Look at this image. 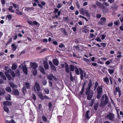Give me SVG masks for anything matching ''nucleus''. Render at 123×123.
Returning a JSON list of instances; mask_svg holds the SVG:
<instances>
[{
	"mask_svg": "<svg viewBox=\"0 0 123 123\" xmlns=\"http://www.w3.org/2000/svg\"><path fill=\"white\" fill-rule=\"evenodd\" d=\"M30 66L31 68L34 69H36L38 67L37 64L36 62H31L30 63Z\"/></svg>",
	"mask_w": 123,
	"mask_h": 123,
	"instance_id": "obj_6",
	"label": "nucleus"
},
{
	"mask_svg": "<svg viewBox=\"0 0 123 123\" xmlns=\"http://www.w3.org/2000/svg\"><path fill=\"white\" fill-rule=\"evenodd\" d=\"M95 40L98 42H101V41L100 38L98 37H97L95 39Z\"/></svg>",
	"mask_w": 123,
	"mask_h": 123,
	"instance_id": "obj_55",
	"label": "nucleus"
},
{
	"mask_svg": "<svg viewBox=\"0 0 123 123\" xmlns=\"http://www.w3.org/2000/svg\"><path fill=\"white\" fill-rule=\"evenodd\" d=\"M33 74L34 75H36L37 74V70H36L34 69L33 71Z\"/></svg>",
	"mask_w": 123,
	"mask_h": 123,
	"instance_id": "obj_48",
	"label": "nucleus"
},
{
	"mask_svg": "<svg viewBox=\"0 0 123 123\" xmlns=\"http://www.w3.org/2000/svg\"><path fill=\"white\" fill-rule=\"evenodd\" d=\"M5 74L9 80H12V77L9 74H8L6 72H5Z\"/></svg>",
	"mask_w": 123,
	"mask_h": 123,
	"instance_id": "obj_22",
	"label": "nucleus"
},
{
	"mask_svg": "<svg viewBox=\"0 0 123 123\" xmlns=\"http://www.w3.org/2000/svg\"><path fill=\"white\" fill-rule=\"evenodd\" d=\"M0 76L1 78L4 80H6L7 79L4 74L2 72H0Z\"/></svg>",
	"mask_w": 123,
	"mask_h": 123,
	"instance_id": "obj_13",
	"label": "nucleus"
},
{
	"mask_svg": "<svg viewBox=\"0 0 123 123\" xmlns=\"http://www.w3.org/2000/svg\"><path fill=\"white\" fill-rule=\"evenodd\" d=\"M90 112V111H89L88 110L87 111L86 113V118L87 119H89L90 118L88 116V113Z\"/></svg>",
	"mask_w": 123,
	"mask_h": 123,
	"instance_id": "obj_34",
	"label": "nucleus"
},
{
	"mask_svg": "<svg viewBox=\"0 0 123 123\" xmlns=\"http://www.w3.org/2000/svg\"><path fill=\"white\" fill-rule=\"evenodd\" d=\"M109 79L110 81V83L111 85H112L113 83L112 81L113 80V78L112 77H110L109 78Z\"/></svg>",
	"mask_w": 123,
	"mask_h": 123,
	"instance_id": "obj_47",
	"label": "nucleus"
},
{
	"mask_svg": "<svg viewBox=\"0 0 123 123\" xmlns=\"http://www.w3.org/2000/svg\"><path fill=\"white\" fill-rule=\"evenodd\" d=\"M42 82L43 84L45 86L46 85L47 83V81L46 80H43Z\"/></svg>",
	"mask_w": 123,
	"mask_h": 123,
	"instance_id": "obj_53",
	"label": "nucleus"
},
{
	"mask_svg": "<svg viewBox=\"0 0 123 123\" xmlns=\"http://www.w3.org/2000/svg\"><path fill=\"white\" fill-rule=\"evenodd\" d=\"M80 12L82 15H84L83 14L84 13L85 11L83 8H81L80 10Z\"/></svg>",
	"mask_w": 123,
	"mask_h": 123,
	"instance_id": "obj_38",
	"label": "nucleus"
},
{
	"mask_svg": "<svg viewBox=\"0 0 123 123\" xmlns=\"http://www.w3.org/2000/svg\"><path fill=\"white\" fill-rule=\"evenodd\" d=\"M106 117L109 121H113L115 119V115L112 113L109 112L106 115Z\"/></svg>",
	"mask_w": 123,
	"mask_h": 123,
	"instance_id": "obj_2",
	"label": "nucleus"
},
{
	"mask_svg": "<svg viewBox=\"0 0 123 123\" xmlns=\"http://www.w3.org/2000/svg\"><path fill=\"white\" fill-rule=\"evenodd\" d=\"M38 95L40 98L42 100H44L43 96V94L40 92H38L37 93Z\"/></svg>",
	"mask_w": 123,
	"mask_h": 123,
	"instance_id": "obj_21",
	"label": "nucleus"
},
{
	"mask_svg": "<svg viewBox=\"0 0 123 123\" xmlns=\"http://www.w3.org/2000/svg\"><path fill=\"white\" fill-rule=\"evenodd\" d=\"M92 85L91 80L90 79L89 81L88 84V87L86 88V90L88 91H90V90Z\"/></svg>",
	"mask_w": 123,
	"mask_h": 123,
	"instance_id": "obj_11",
	"label": "nucleus"
},
{
	"mask_svg": "<svg viewBox=\"0 0 123 123\" xmlns=\"http://www.w3.org/2000/svg\"><path fill=\"white\" fill-rule=\"evenodd\" d=\"M12 38H11L9 39L8 40V41L7 43L6 44V45H8V44H9L10 43H11L12 42Z\"/></svg>",
	"mask_w": 123,
	"mask_h": 123,
	"instance_id": "obj_51",
	"label": "nucleus"
},
{
	"mask_svg": "<svg viewBox=\"0 0 123 123\" xmlns=\"http://www.w3.org/2000/svg\"><path fill=\"white\" fill-rule=\"evenodd\" d=\"M79 70H80V78L81 80H82L83 79L84 76L83 71L81 68H79Z\"/></svg>",
	"mask_w": 123,
	"mask_h": 123,
	"instance_id": "obj_20",
	"label": "nucleus"
},
{
	"mask_svg": "<svg viewBox=\"0 0 123 123\" xmlns=\"http://www.w3.org/2000/svg\"><path fill=\"white\" fill-rule=\"evenodd\" d=\"M13 7L12 6H10L9 8L8 9V10H9L11 12H14V11L12 10Z\"/></svg>",
	"mask_w": 123,
	"mask_h": 123,
	"instance_id": "obj_33",
	"label": "nucleus"
},
{
	"mask_svg": "<svg viewBox=\"0 0 123 123\" xmlns=\"http://www.w3.org/2000/svg\"><path fill=\"white\" fill-rule=\"evenodd\" d=\"M102 101H101L100 104L101 107H104L109 102V98L107 95L105 94L103 95L102 97Z\"/></svg>",
	"mask_w": 123,
	"mask_h": 123,
	"instance_id": "obj_1",
	"label": "nucleus"
},
{
	"mask_svg": "<svg viewBox=\"0 0 123 123\" xmlns=\"http://www.w3.org/2000/svg\"><path fill=\"white\" fill-rule=\"evenodd\" d=\"M53 62L54 64L56 66H57L59 63L58 61L57 60V59H53Z\"/></svg>",
	"mask_w": 123,
	"mask_h": 123,
	"instance_id": "obj_27",
	"label": "nucleus"
},
{
	"mask_svg": "<svg viewBox=\"0 0 123 123\" xmlns=\"http://www.w3.org/2000/svg\"><path fill=\"white\" fill-rule=\"evenodd\" d=\"M70 70L71 71H74V69H75V67L73 65H71L69 67Z\"/></svg>",
	"mask_w": 123,
	"mask_h": 123,
	"instance_id": "obj_26",
	"label": "nucleus"
},
{
	"mask_svg": "<svg viewBox=\"0 0 123 123\" xmlns=\"http://www.w3.org/2000/svg\"><path fill=\"white\" fill-rule=\"evenodd\" d=\"M120 89L118 86L116 87L115 88V89L113 90L114 94L115 95H116L117 92H118L119 97H120L121 94V92L120 91Z\"/></svg>",
	"mask_w": 123,
	"mask_h": 123,
	"instance_id": "obj_5",
	"label": "nucleus"
},
{
	"mask_svg": "<svg viewBox=\"0 0 123 123\" xmlns=\"http://www.w3.org/2000/svg\"><path fill=\"white\" fill-rule=\"evenodd\" d=\"M107 69V68L106 67H103L101 69L102 71L104 73H105V71Z\"/></svg>",
	"mask_w": 123,
	"mask_h": 123,
	"instance_id": "obj_54",
	"label": "nucleus"
},
{
	"mask_svg": "<svg viewBox=\"0 0 123 123\" xmlns=\"http://www.w3.org/2000/svg\"><path fill=\"white\" fill-rule=\"evenodd\" d=\"M45 61H43V64L44 65V67L45 69L46 70L48 69L49 68V66L47 61V58H45Z\"/></svg>",
	"mask_w": 123,
	"mask_h": 123,
	"instance_id": "obj_7",
	"label": "nucleus"
},
{
	"mask_svg": "<svg viewBox=\"0 0 123 123\" xmlns=\"http://www.w3.org/2000/svg\"><path fill=\"white\" fill-rule=\"evenodd\" d=\"M104 81L107 84H108L109 83V79L108 78L106 77L103 78Z\"/></svg>",
	"mask_w": 123,
	"mask_h": 123,
	"instance_id": "obj_25",
	"label": "nucleus"
},
{
	"mask_svg": "<svg viewBox=\"0 0 123 123\" xmlns=\"http://www.w3.org/2000/svg\"><path fill=\"white\" fill-rule=\"evenodd\" d=\"M6 17L8 18L9 20H10L12 18L11 15L9 14L7 15Z\"/></svg>",
	"mask_w": 123,
	"mask_h": 123,
	"instance_id": "obj_46",
	"label": "nucleus"
},
{
	"mask_svg": "<svg viewBox=\"0 0 123 123\" xmlns=\"http://www.w3.org/2000/svg\"><path fill=\"white\" fill-rule=\"evenodd\" d=\"M108 70L109 72V73L111 74L113 73L114 72V70L113 69H111L109 68L108 69Z\"/></svg>",
	"mask_w": 123,
	"mask_h": 123,
	"instance_id": "obj_39",
	"label": "nucleus"
},
{
	"mask_svg": "<svg viewBox=\"0 0 123 123\" xmlns=\"http://www.w3.org/2000/svg\"><path fill=\"white\" fill-rule=\"evenodd\" d=\"M11 75H12L13 77H14L16 76L15 73L13 71H12L11 73Z\"/></svg>",
	"mask_w": 123,
	"mask_h": 123,
	"instance_id": "obj_60",
	"label": "nucleus"
},
{
	"mask_svg": "<svg viewBox=\"0 0 123 123\" xmlns=\"http://www.w3.org/2000/svg\"><path fill=\"white\" fill-rule=\"evenodd\" d=\"M83 60L86 62H91V60L88 59L84 58L83 59Z\"/></svg>",
	"mask_w": 123,
	"mask_h": 123,
	"instance_id": "obj_45",
	"label": "nucleus"
},
{
	"mask_svg": "<svg viewBox=\"0 0 123 123\" xmlns=\"http://www.w3.org/2000/svg\"><path fill=\"white\" fill-rule=\"evenodd\" d=\"M9 85L11 87L13 88H14L15 87L17 88V86L12 82H10Z\"/></svg>",
	"mask_w": 123,
	"mask_h": 123,
	"instance_id": "obj_23",
	"label": "nucleus"
},
{
	"mask_svg": "<svg viewBox=\"0 0 123 123\" xmlns=\"http://www.w3.org/2000/svg\"><path fill=\"white\" fill-rule=\"evenodd\" d=\"M66 71L67 73H68L69 72V67L68 64L66 62H65Z\"/></svg>",
	"mask_w": 123,
	"mask_h": 123,
	"instance_id": "obj_17",
	"label": "nucleus"
},
{
	"mask_svg": "<svg viewBox=\"0 0 123 123\" xmlns=\"http://www.w3.org/2000/svg\"><path fill=\"white\" fill-rule=\"evenodd\" d=\"M44 91L46 94H48L49 93V90L48 89H44Z\"/></svg>",
	"mask_w": 123,
	"mask_h": 123,
	"instance_id": "obj_41",
	"label": "nucleus"
},
{
	"mask_svg": "<svg viewBox=\"0 0 123 123\" xmlns=\"http://www.w3.org/2000/svg\"><path fill=\"white\" fill-rule=\"evenodd\" d=\"M65 47L64 45L62 43H61L59 46V47L61 48H62Z\"/></svg>",
	"mask_w": 123,
	"mask_h": 123,
	"instance_id": "obj_58",
	"label": "nucleus"
},
{
	"mask_svg": "<svg viewBox=\"0 0 123 123\" xmlns=\"http://www.w3.org/2000/svg\"><path fill=\"white\" fill-rule=\"evenodd\" d=\"M12 5L13 7L15 8H16L18 6V5L14 3L12 4Z\"/></svg>",
	"mask_w": 123,
	"mask_h": 123,
	"instance_id": "obj_59",
	"label": "nucleus"
},
{
	"mask_svg": "<svg viewBox=\"0 0 123 123\" xmlns=\"http://www.w3.org/2000/svg\"><path fill=\"white\" fill-rule=\"evenodd\" d=\"M16 73L15 75L16 76H19L20 75V72L19 70H17L15 71Z\"/></svg>",
	"mask_w": 123,
	"mask_h": 123,
	"instance_id": "obj_36",
	"label": "nucleus"
},
{
	"mask_svg": "<svg viewBox=\"0 0 123 123\" xmlns=\"http://www.w3.org/2000/svg\"><path fill=\"white\" fill-rule=\"evenodd\" d=\"M22 69L24 72L26 74H27V67L25 65L22 66Z\"/></svg>",
	"mask_w": 123,
	"mask_h": 123,
	"instance_id": "obj_12",
	"label": "nucleus"
},
{
	"mask_svg": "<svg viewBox=\"0 0 123 123\" xmlns=\"http://www.w3.org/2000/svg\"><path fill=\"white\" fill-rule=\"evenodd\" d=\"M11 46L12 48V49L13 50H15L17 48V47H16L15 45L14 44H12L11 45Z\"/></svg>",
	"mask_w": 123,
	"mask_h": 123,
	"instance_id": "obj_32",
	"label": "nucleus"
},
{
	"mask_svg": "<svg viewBox=\"0 0 123 123\" xmlns=\"http://www.w3.org/2000/svg\"><path fill=\"white\" fill-rule=\"evenodd\" d=\"M6 90L7 92H11V89L10 87H8L6 88Z\"/></svg>",
	"mask_w": 123,
	"mask_h": 123,
	"instance_id": "obj_37",
	"label": "nucleus"
},
{
	"mask_svg": "<svg viewBox=\"0 0 123 123\" xmlns=\"http://www.w3.org/2000/svg\"><path fill=\"white\" fill-rule=\"evenodd\" d=\"M34 9V7H26L24 9L25 11H26L28 12H30L31 11H33Z\"/></svg>",
	"mask_w": 123,
	"mask_h": 123,
	"instance_id": "obj_16",
	"label": "nucleus"
},
{
	"mask_svg": "<svg viewBox=\"0 0 123 123\" xmlns=\"http://www.w3.org/2000/svg\"><path fill=\"white\" fill-rule=\"evenodd\" d=\"M39 70L40 72L44 74H45V70L43 67L42 66H40L39 67Z\"/></svg>",
	"mask_w": 123,
	"mask_h": 123,
	"instance_id": "obj_19",
	"label": "nucleus"
},
{
	"mask_svg": "<svg viewBox=\"0 0 123 123\" xmlns=\"http://www.w3.org/2000/svg\"><path fill=\"white\" fill-rule=\"evenodd\" d=\"M22 92L24 93L25 94L26 92V87L24 86L22 88Z\"/></svg>",
	"mask_w": 123,
	"mask_h": 123,
	"instance_id": "obj_44",
	"label": "nucleus"
},
{
	"mask_svg": "<svg viewBox=\"0 0 123 123\" xmlns=\"http://www.w3.org/2000/svg\"><path fill=\"white\" fill-rule=\"evenodd\" d=\"M84 13H85L86 16L87 17L89 16L90 14L87 11H85Z\"/></svg>",
	"mask_w": 123,
	"mask_h": 123,
	"instance_id": "obj_49",
	"label": "nucleus"
},
{
	"mask_svg": "<svg viewBox=\"0 0 123 123\" xmlns=\"http://www.w3.org/2000/svg\"><path fill=\"white\" fill-rule=\"evenodd\" d=\"M100 20L103 21L105 22L106 20V18L105 17H102L101 18Z\"/></svg>",
	"mask_w": 123,
	"mask_h": 123,
	"instance_id": "obj_63",
	"label": "nucleus"
},
{
	"mask_svg": "<svg viewBox=\"0 0 123 123\" xmlns=\"http://www.w3.org/2000/svg\"><path fill=\"white\" fill-rule=\"evenodd\" d=\"M17 67V66L14 63L12 65V68L13 70H15Z\"/></svg>",
	"mask_w": 123,
	"mask_h": 123,
	"instance_id": "obj_30",
	"label": "nucleus"
},
{
	"mask_svg": "<svg viewBox=\"0 0 123 123\" xmlns=\"http://www.w3.org/2000/svg\"><path fill=\"white\" fill-rule=\"evenodd\" d=\"M0 76L1 78L4 80H6L7 79L4 74L2 72H0Z\"/></svg>",
	"mask_w": 123,
	"mask_h": 123,
	"instance_id": "obj_14",
	"label": "nucleus"
},
{
	"mask_svg": "<svg viewBox=\"0 0 123 123\" xmlns=\"http://www.w3.org/2000/svg\"><path fill=\"white\" fill-rule=\"evenodd\" d=\"M5 92L3 90H0V95H4L5 94Z\"/></svg>",
	"mask_w": 123,
	"mask_h": 123,
	"instance_id": "obj_42",
	"label": "nucleus"
},
{
	"mask_svg": "<svg viewBox=\"0 0 123 123\" xmlns=\"http://www.w3.org/2000/svg\"><path fill=\"white\" fill-rule=\"evenodd\" d=\"M100 8L102 9V11H104L105 9V6H104L103 5V6H102L100 7Z\"/></svg>",
	"mask_w": 123,
	"mask_h": 123,
	"instance_id": "obj_62",
	"label": "nucleus"
},
{
	"mask_svg": "<svg viewBox=\"0 0 123 123\" xmlns=\"http://www.w3.org/2000/svg\"><path fill=\"white\" fill-rule=\"evenodd\" d=\"M100 43L103 46L104 48H105L106 45V43Z\"/></svg>",
	"mask_w": 123,
	"mask_h": 123,
	"instance_id": "obj_61",
	"label": "nucleus"
},
{
	"mask_svg": "<svg viewBox=\"0 0 123 123\" xmlns=\"http://www.w3.org/2000/svg\"><path fill=\"white\" fill-rule=\"evenodd\" d=\"M51 69L54 71H55L56 70V68H55V66L54 65L51 66Z\"/></svg>",
	"mask_w": 123,
	"mask_h": 123,
	"instance_id": "obj_50",
	"label": "nucleus"
},
{
	"mask_svg": "<svg viewBox=\"0 0 123 123\" xmlns=\"http://www.w3.org/2000/svg\"><path fill=\"white\" fill-rule=\"evenodd\" d=\"M75 71L76 74L77 75H79L80 74L79 70L78 68L76 66H75Z\"/></svg>",
	"mask_w": 123,
	"mask_h": 123,
	"instance_id": "obj_35",
	"label": "nucleus"
},
{
	"mask_svg": "<svg viewBox=\"0 0 123 123\" xmlns=\"http://www.w3.org/2000/svg\"><path fill=\"white\" fill-rule=\"evenodd\" d=\"M25 87L28 89H30V83L29 82H25Z\"/></svg>",
	"mask_w": 123,
	"mask_h": 123,
	"instance_id": "obj_24",
	"label": "nucleus"
},
{
	"mask_svg": "<svg viewBox=\"0 0 123 123\" xmlns=\"http://www.w3.org/2000/svg\"><path fill=\"white\" fill-rule=\"evenodd\" d=\"M0 76L1 78L4 80H6L7 79L4 74L2 72H0Z\"/></svg>",
	"mask_w": 123,
	"mask_h": 123,
	"instance_id": "obj_15",
	"label": "nucleus"
},
{
	"mask_svg": "<svg viewBox=\"0 0 123 123\" xmlns=\"http://www.w3.org/2000/svg\"><path fill=\"white\" fill-rule=\"evenodd\" d=\"M42 118L44 121L46 122L47 121V119L44 116H43L42 117Z\"/></svg>",
	"mask_w": 123,
	"mask_h": 123,
	"instance_id": "obj_56",
	"label": "nucleus"
},
{
	"mask_svg": "<svg viewBox=\"0 0 123 123\" xmlns=\"http://www.w3.org/2000/svg\"><path fill=\"white\" fill-rule=\"evenodd\" d=\"M62 6V5H61L60 4L58 3L57 4V7L58 8H60Z\"/></svg>",
	"mask_w": 123,
	"mask_h": 123,
	"instance_id": "obj_64",
	"label": "nucleus"
},
{
	"mask_svg": "<svg viewBox=\"0 0 123 123\" xmlns=\"http://www.w3.org/2000/svg\"><path fill=\"white\" fill-rule=\"evenodd\" d=\"M49 110L52 107V104L51 102H49Z\"/></svg>",
	"mask_w": 123,
	"mask_h": 123,
	"instance_id": "obj_57",
	"label": "nucleus"
},
{
	"mask_svg": "<svg viewBox=\"0 0 123 123\" xmlns=\"http://www.w3.org/2000/svg\"><path fill=\"white\" fill-rule=\"evenodd\" d=\"M12 92V94L14 95L18 96L19 95V92L17 89H14Z\"/></svg>",
	"mask_w": 123,
	"mask_h": 123,
	"instance_id": "obj_9",
	"label": "nucleus"
},
{
	"mask_svg": "<svg viewBox=\"0 0 123 123\" xmlns=\"http://www.w3.org/2000/svg\"><path fill=\"white\" fill-rule=\"evenodd\" d=\"M4 110L7 113H8L9 112L8 108L6 106L4 105Z\"/></svg>",
	"mask_w": 123,
	"mask_h": 123,
	"instance_id": "obj_29",
	"label": "nucleus"
},
{
	"mask_svg": "<svg viewBox=\"0 0 123 123\" xmlns=\"http://www.w3.org/2000/svg\"><path fill=\"white\" fill-rule=\"evenodd\" d=\"M6 99L7 100H11V95L10 94H8L7 96L6 97Z\"/></svg>",
	"mask_w": 123,
	"mask_h": 123,
	"instance_id": "obj_31",
	"label": "nucleus"
},
{
	"mask_svg": "<svg viewBox=\"0 0 123 123\" xmlns=\"http://www.w3.org/2000/svg\"><path fill=\"white\" fill-rule=\"evenodd\" d=\"M6 122L7 123H15L14 121L12 119L10 121L6 120Z\"/></svg>",
	"mask_w": 123,
	"mask_h": 123,
	"instance_id": "obj_40",
	"label": "nucleus"
},
{
	"mask_svg": "<svg viewBox=\"0 0 123 123\" xmlns=\"http://www.w3.org/2000/svg\"><path fill=\"white\" fill-rule=\"evenodd\" d=\"M48 78L50 80H51L53 79V74H49L48 76Z\"/></svg>",
	"mask_w": 123,
	"mask_h": 123,
	"instance_id": "obj_43",
	"label": "nucleus"
},
{
	"mask_svg": "<svg viewBox=\"0 0 123 123\" xmlns=\"http://www.w3.org/2000/svg\"><path fill=\"white\" fill-rule=\"evenodd\" d=\"M96 5H97L100 8L103 5V4L97 1L96 3Z\"/></svg>",
	"mask_w": 123,
	"mask_h": 123,
	"instance_id": "obj_28",
	"label": "nucleus"
},
{
	"mask_svg": "<svg viewBox=\"0 0 123 123\" xmlns=\"http://www.w3.org/2000/svg\"><path fill=\"white\" fill-rule=\"evenodd\" d=\"M60 30L62 33L64 35L68 37V33L65 28H61L60 29Z\"/></svg>",
	"mask_w": 123,
	"mask_h": 123,
	"instance_id": "obj_8",
	"label": "nucleus"
},
{
	"mask_svg": "<svg viewBox=\"0 0 123 123\" xmlns=\"http://www.w3.org/2000/svg\"><path fill=\"white\" fill-rule=\"evenodd\" d=\"M3 105H12V103L11 102L6 101H4L3 103Z\"/></svg>",
	"mask_w": 123,
	"mask_h": 123,
	"instance_id": "obj_18",
	"label": "nucleus"
},
{
	"mask_svg": "<svg viewBox=\"0 0 123 123\" xmlns=\"http://www.w3.org/2000/svg\"><path fill=\"white\" fill-rule=\"evenodd\" d=\"M32 98L34 100H35L36 98L35 94L34 93H32Z\"/></svg>",
	"mask_w": 123,
	"mask_h": 123,
	"instance_id": "obj_52",
	"label": "nucleus"
},
{
	"mask_svg": "<svg viewBox=\"0 0 123 123\" xmlns=\"http://www.w3.org/2000/svg\"><path fill=\"white\" fill-rule=\"evenodd\" d=\"M103 87V86L102 85L98 86L97 89L98 93H101L102 92Z\"/></svg>",
	"mask_w": 123,
	"mask_h": 123,
	"instance_id": "obj_10",
	"label": "nucleus"
},
{
	"mask_svg": "<svg viewBox=\"0 0 123 123\" xmlns=\"http://www.w3.org/2000/svg\"><path fill=\"white\" fill-rule=\"evenodd\" d=\"M34 92L35 93L37 92V91L38 92L40 91L41 88L39 84L37 82H36L34 87Z\"/></svg>",
	"mask_w": 123,
	"mask_h": 123,
	"instance_id": "obj_4",
	"label": "nucleus"
},
{
	"mask_svg": "<svg viewBox=\"0 0 123 123\" xmlns=\"http://www.w3.org/2000/svg\"><path fill=\"white\" fill-rule=\"evenodd\" d=\"M93 92H90V91H88L86 90L85 92V94L87 95V99L88 100H90L91 99L93 95Z\"/></svg>",
	"mask_w": 123,
	"mask_h": 123,
	"instance_id": "obj_3",
	"label": "nucleus"
}]
</instances>
